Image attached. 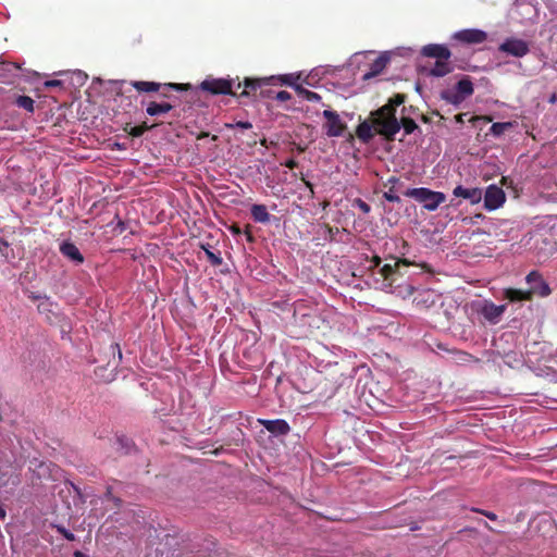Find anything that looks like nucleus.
I'll use <instances>...</instances> for the list:
<instances>
[{"label": "nucleus", "instance_id": "nucleus-1", "mask_svg": "<svg viewBox=\"0 0 557 557\" xmlns=\"http://www.w3.org/2000/svg\"><path fill=\"white\" fill-rule=\"evenodd\" d=\"M406 95L396 94L389 101L373 111V124L379 126L377 134L384 136L387 140H394L395 135L399 132L400 125L396 119V107L403 104Z\"/></svg>", "mask_w": 557, "mask_h": 557}, {"label": "nucleus", "instance_id": "nucleus-2", "mask_svg": "<svg viewBox=\"0 0 557 557\" xmlns=\"http://www.w3.org/2000/svg\"><path fill=\"white\" fill-rule=\"evenodd\" d=\"M474 92V86L469 76H463L454 88L441 90L440 98L445 102L459 107L467 98Z\"/></svg>", "mask_w": 557, "mask_h": 557}, {"label": "nucleus", "instance_id": "nucleus-3", "mask_svg": "<svg viewBox=\"0 0 557 557\" xmlns=\"http://www.w3.org/2000/svg\"><path fill=\"white\" fill-rule=\"evenodd\" d=\"M404 195L422 203L428 211H435L446 200L444 193L434 191L425 187L409 188Z\"/></svg>", "mask_w": 557, "mask_h": 557}, {"label": "nucleus", "instance_id": "nucleus-4", "mask_svg": "<svg viewBox=\"0 0 557 557\" xmlns=\"http://www.w3.org/2000/svg\"><path fill=\"white\" fill-rule=\"evenodd\" d=\"M234 86L235 79L208 77L200 83L199 88L213 96L230 95L235 97L237 91L233 90Z\"/></svg>", "mask_w": 557, "mask_h": 557}, {"label": "nucleus", "instance_id": "nucleus-5", "mask_svg": "<svg viewBox=\"0 0 557 557\" xmlns=\"http://www.w3.org/2000/svg\"><path fill=\"white\" fill-rule=\"evenodd\" d=\"M527 283L530 285V295L533 298L534 296L539 297H547L550 295L552 289L549 285L543 280L542 274L537 271H531L527 277Z\"/></svg>", "mask_w": 557, "mask_h": 557}, {"label": "nucleus", "instance_id": "nucleus-6", "mask_svg": "<svg viewBox=\"0 0 557 557\" xmlns=\"http://www.w3.org/2000/svg\"><path fill=\"white\" fill-rule=\"evenodd\" d=\"M323 116L326 119V123L324 124L325 133L329 137H339L343 136L346 131V124L341 120L338 113L332 110H324Z\"/></svg>", "mask_w": 557, "mask_h": 557}, {"label": "nucleus", "instance_id": "nucleus-7", "mask_svg": "<svg viewBox=\"0 0 557 557\" xmlns=\"http://www.w3.org/2000/svg\"><path fill=\"white\" fill-rule=\"evenodd\" d=\"M498 49L516 58H522L530 51L529 44L519 38H507Z\"/></svg>", "mask_w": 557, "mask_h": 557}, {"label": "nucleus", "instance_id": "nucleus-8", "mask_svg": "<svg viewBox=\"0 0 557 557\" xmlns=\"http://www.w3.org/2000/svg\"><path fill=\"white\" fill-rule=\"evenodd\" d=\"M273 78L264 77V78H249L246 77L244 82H239L238 77L236 78V89L242 88L244 86V89L237 94L236 97H249L250 95L255 94L258 89H261L263 86L271 85Z\"/></svg>", "mask_w": 557, "mask_h": 557}, {"label": "nucleus", "instance_id": "nucleus-9", "mask_svg": "<svg viewBox=\"0 0 557 557\" xmlns=\"http://www.w3.org/2000/svg\"><path fill=\"white\" fill-rule=\"evenodd\" d=\"M506 200V195L504 190L496 186L490 185L484 194V208L488 211L496 210L500 208Z\"/></svg>", "mask_w": 557, "mask_h": 557}, {"label": "nucleus", "instance_id": "nucleus-10", "mask_svg": "<svg viewBox=\"0 0 557 557\" xmlns=\"http://www.w3.org/2000/svg\"><path fill=\"white\" fill-rule=\"evenodd\" d=\"M453 39L466 45H478L487 39V34L481 29L467 28L456 32L453 35Z\"/></svg>", "mask_w": 557, "mask_h": 557}, {"label": "nucleus", "instance_id": "nucleus-11", "mask_svg": "<svg viewBox=\"0 0 557 557\" xmlns=\"http://www.w3.org/2000/svg\"><path fill=\"white\" fill-rule=\"evenodd\" d=\"M299 324L307 327L309 333L327 327V321L317 311L301 313L298 318Z\"/></svg>", "mask_w": 557, "mask_h": 557}, {"label": "nucleus", "instance_id": "nucleus-12", "mask_svg": "<svg viewBox=\"0 0 557 557\" xmlns=\"http://www.w3.org/2000/svg\"><path fill=\"white\" fill-rule=\"evenodd\" d=\"M506 310V305H495L492 301L485 300L479 312L484 317L486 321H488L492 324H496L499 322L502 315L504 314Z\"/></svg>", "mask_w": 557, "mask_h": 557}, {"label": "nucleus", "instance_id": "nucleus-13", "mask_svg": "<svg viewBox=\"0 0 557 557\" xmlns=\"http://www.w3.org/2000/svg\"><path fill=\"white\" fill-rule=\"evenodd\" d=\"M411 262L407 259H397L394 264L386 263L380 268L379 273L383 277L384 286L391 288L394 282V275L398 272L400 265L408 267Z\"/></svg>", "mask_w": 557, "mask_h": 557}, {"label": "nucleus", "instance_id": "nucleus-14", "mask_svg": "<svg viewBox=\"0 0 557 557\" xmlns=\"http://www.w3.org/2000/svg\"><path fill=\"white\" fill-rule=\"evenodd\" d=\"M379 126L373 124V112L370 114V119L361 122L356 128L357 137L364 144L369 143L374 134L377 133Z\"/></svg>", "mask_w": 557, "mask_h": 557}, {"label": "nucleus", "instance_id": "nucleus-15", "mask_svg": "<svg viewBox=\"0 0 557 557\" xmlns=\"http://www.w3.org/2000/svg\"><path fill=\"white\" fill-rule=\"evenodd\" d=\"M422 55L428 58H435L437 60L448 61L451 57L450 50L444 46L438 44H429L424 46L421 50Z\"/></svg>", "mask_w": 557, "mask_h": 557}, {"label": "nucleus", "instance_id": "nucleus-16", "mask_svg": "<svg viewBox=\"0 0 557 557\" xmlns=\"http://www.w3.org/2000/svg\"><path fill=\"white\" fill-rule=\"evenodd\" d=\"M259 423L261 425H263L267 431H269L270 433H272L276 436L286 435L290 431L289 424L283 419H275V420L260 419Z\"/></svg>", "mask_w": 557, "mask_h": 557}, {"label": "nucleus", "instance_id": "nucleus-17", "mask_svg": "<svg viewBox=\"0 0 557 557\" xmlns=\"http://www.w3.org/2000/svg\"><path fill=\"white\" fill-rule=\"evenodd\" d=\"M453 195L455 197H461L463 199H467L472 205H476L482 200V190L476 187L465 188L463 186L458 185L454 188Z\"/></svg>", "mask_w": 557, "mask_h": 557}, {"label": "nucleus", "instance_id": "nucleus-18", "mask_svg": "<svg viewBox=\"0 0 557 557\" xmlns=\"http://www.w3.org/2000/svg\"><path fill=\"white\" fill-rule=\"evenodd\" d=\"M60 252L65 258H67L69 260H71L77 264H81L84 262V256L81 253L77 246L72 242H69V240L63 242L60 245Z\"/></svg>", "mask_w": 557, "mask_h": 557}, {"label": "nucleus", "instance_id": "nucleus-19", "mask_svg": "<svg viewBox=\"0 0 557 557\" xmlns=\"http://www.w3.org/2000/svg\"><path fill=\"white\" fill-rule=\"evenodd\" d=\"M174 108L175 104H172L170 102L150 101L147 106L146 112L150 116H158L172 111Z\"/></svg>", "mask_w": 557, "mask_h": 557}, {"label": "nucleus", "instance_id": "nucleus-20", "mask_svg": "<svg viewBox=\"0 0 557 557\" xmlns=\"http://www.w3.org/2000/svg\"><path fill=\"white\" fill-rule=\"evenodd\" d=\"M388 61H389L388 57H386L384 54L376 58L372 62V64L370 66V71L364 74L363 79H369V78H372V77L381 74L383 72V70L386 67Z\"/></svg>", "mask_w": 557, "mask_h": 557}, {"label": "nucleus", "instance_id": "nucleus-21", "mask_svg": "<svg viewBox=\"0 0 557 557\" xmlns=\"http://www.w3.org/2000/svg\"><path fill=\"white\" fill-rule=\"evenodd\" d=\"M453 72V66L448 61L437 60L430 70L429 75L434 77H443Z\"/></svg>", "mask_w": 557, "mask_h": 557}, {"label": "nucleus", "instance_id": "nucleus-22", "mask_svg": "<svg viewBox=\"0 0 557 557\" xmlns=\"http://www.w3.org/2000/svg\"><path fill=\"white\" fill-rule=\"evenodd\" d=\"M131 85L139 92H157L162 84L156 82L132 81Z\"/></svg>", "mask_w": 557, "mask_h": 557}, {"label": "nucleus", "instance_id": "nucleus-23", "mask_svg": "<svg viewBox=\"0 0 557 557\" xmlns=\"http://www.w3.org/2000/svg\"><path fill=\"white\" fill-rule=\"evenodd\" d=\"M505 297L511 301H522V300H532V297L530 295V290H523L518 288H507L505 290Z\"/></svg>", "mask_w": 557, "mask_h": 557}, {"label": "nucleus", "instance_id": "nucleus-24", "mask_svg": "<svg viewBox=\"0 0 557 557\" xmlns=\"http://www.w3.org/2000/svg\"><path fill=\"white\" fill-rule=\"evenodd\" d=\"M251 216L256 222L268 223L270 222V213L264 205H253L250 209Z\"/></svg>", "mask_w": 557, "mask_h": 557}, {"label": "nucleus", "instance_id": "nucleus-25", "mask_svg": "<svg viewBox=\"0 0 557 557\" xmlns=\"http://www.w3.org/2000/svg\"><path fill=\"white\" fill-rule=\"evenodd\" d=\"M13 103L17 108L25 110L27 113L35 112V101L29 96L18 95L14 98Z\"/></svg>", "mask_w": 557, "mask_h": 557}, {"label": "nucleus", "instance_id": "nucleus-26", "mask_svg": "<svg viewBox=\"0 0 557 557\" xmlns=\"http://www.w3.org/2000/svg\"><path fill=\"white\" fill-rule=\"evenodd\" d=\"M295 91L298 94V96L311 102H320L322 100V97L319 94L306 89L300 85L295 86Z\"/></svg>", "mask_w": 557, "mask_h": 557}, {"label": "nucleus", "instance_id": "nucleus-27", "mask_svg": "<svg viewBox=\"0 0 557 557\" xmlns=\"http://www.w3.org/2000/svg\"><path fill=\"white\" fill-rule=\"evenodd\" d=\"M269 78H273L271 85H287L294 88L295 86H298L296 84V79L298 78V76L295 77L293 74L270 76Z\"/></svg>", "mask_w": 557, "mask_h": 557}, {"label": "nucleus", "instance_id": "nucleus-28", "mask_svg": "<svg viewBox=\"0 0 557 557\" xmlns=\"http://www.w3.org/2000/svg\"><path fill=\"white\" fill-rule=\"evenodd\" d=\"M203 250H205V253H206V257L208 259V261L214 265V267H219L222 264L223 262V259L220 255V252H213L210 247H205L202 246Z\"/></svg>", "mask_w": 557, "mask_h": 557}, {"label": "nucleus", "instance_id": "nucleus-29", "mask_svg": "<svg viewBox=\"0 0 557 557\" xmlns=\"http://www.w3.org/2000/svg\"><path fill=\"white\" fill-rule=\"evenodd\" d=\"M512 125L511 123L509 122H496V123H493L491 128H490V132L492 135L494 136H500L502 134H504L505 131H507L508 128H510Z\"/></svg>", "mask_w": 557, "mask_h": 557}, {"label": "nucleus", "instance_id": "nucleus-30", "mask_svg": "<svg viewBox=\"0 0 557 557\" xmlns=\"http://www.w3.org/2000/svg\"><path fill=\"white\" fill-rule=\"evenodd\" d=\"M399 125L407 135L412 134L418 128L417 123L411 117H403Z\"/></svg>", "mask_w": 557, "mask_h": 557}, {"label": "nucleus", "instance_id": "nucleus-31", "mask_svg": "<svg viewBox=\"0 0 557 557\" xmlns=\"http://www.w3.org/2000/svg\"><path fill=\"white\" fill-rule=\"evenodd\" d=\"M123 131L127 133L129 136L136 138L145 134V132L139 127V125L133 126L131 123H126L123 127Z\"/></svg>", "mask_w": 557, "mask_h": 557}, {"label": "nucleus", "instance_id": "nucleus-32", "mask_svg": "<svg viewBox=\"0 0 557 557\" xmlns=\"http://www.w3.org/2000/svg\"><path fill=\"white\" fill-rule=\"evenodd\" d=\"M52 302L46 298L44 301H41L38 306H37V309H38V312L41 313V314H47L48 313H51L52 312Z\"/></svg>", "mask_w": 557, "mask_h": 557}, {"label": "nucleus", "instance_id": "nucleus-33", "mask_svg": "<svg viewBox=\"0 0 557 557\" xmlns=\"http://www.w3.org/2000/svg\"><path fill=\"white\" fill-rule=\"evenodd\" d=\"M168 89H173L177 91L188 90L191 88L189 84H178V83H169L163 85Z\"/></svg>", "mask_w": 557, "mask_h": 557}, {"label": "nucleus", "instance_id": "nucleus-34", "mask_svg": "<svg viewBox=\"0 0 557 557\" xmlns=\"http://www.w3.org/2000/svg\"><path fill=\"white\" fill-rule=\"evenodd\" d=\"M383 197L389 202H400V198L395 194L393 186H391L389 189L383 194Z\"/></svg>", "mask_w": 557, "mask_h": 557}, {"label": "nucleus", "instance_id": "nucleus-35", "mask_svg": "<svg viewBox=\"0 0 557 557\" xmlns=\"http://www.w3.org/2000/svg\"><path fill=\"white\" fill-rule=\"evenodd\" d=\"M226 127L227 128H234V127H239V128H243V129H249L252 127V124L248 121H238L234 124H226Z\"/></svg>", "mask_w": 557, "mask_h": 557}, {"label": "nucleus", "instance_id": "nucleus-36", "mask_svg": "<svg viewBox=\"0 0 557 557\" xmlns=\"http://www.w3.org/2000/svg\"><path fill=\"white\" fill-rule=\"evenodd\" d=\"M274 98L280 102H284V101L292 99V95L286 90H281L278 92H276Z\"/></svg>", "mask_w": 557, "mask_h": 557}, {"label": "nucleus", "instance_id": "nucleus-37", "mask_svg": "<svg viewBox=\"0 0 557 557\" xmlns=\"http://www.w3.org/2000/svg\"><path fill=\"white\" fill-rule=\"evenodd\" d=\"M57 530L59 533H61L66 540L69 541H74L75 540V535L70 532L69 530H66L64 527H57Z\"/></svg>", "mask_w": 557, "mask_h": 557}, {"label": "nucleus", "instance_id": "nucleus-38", "mask_svg": "<svg viewBox=\"0 0 557 557\" xmlns=\"http://www.w3.org/2000/svg\"><path fill=\"white\" fill-rule=\"evenodd\" d=\"M356 203H357L358 208H359L363 213H369V212H370V210H371L370 206H369L367 202H364L363 200H361V199H357V200H356Z\"/></svg>", "mask_w": 557, "mask_h": 557}, {"label": "nucleus", "instance_id": "nucleus-39", "mask_svg": "<svg viewBox=\"0 0 557 557\" xmlns=\"http://www.w3.org/2000/svg\"><path fill=\"white\" fill-rule=\"evenodd\" d=\"M461 355V358L460 360L461 361H474V362H479V359L473 357L472 355L468 354V352H465V351H460L459 352Z\"/></svg>", "mask_w": 557, "mask_h": 557}, {"label": "nucleus", "instance_id": "nucleus-40", "mask_svg": "<svg viewBox=\"0 0 557 557\" xmlns=\"http://www.w3.org/2000/svg\"><path fill=\"white\" fill-rule=\"evenodd\" d=\"M473 511L480 512V513H482L483 516H485L486 518H488L490 520H493V521H495L497 519V516L494 512H491V511H486V510H482V509H473Z\"/></svg>", "mask_w": 557, "mask_h": 557}, {"label": "nucleus", "instance_id": "nucleus-41", "mask_svg": "<svg viewBox=\"0 0 557 557\" xmlns=\"http://www.w3.org/2000/svg\"><path fill=\"white\" fill-rule=\"evenodd\" d=\"M44 85L46 88L58 87V86L62 85V82L58 81V79H51V81L45 82Z\"/></svg>", "mask_w": 557, "mask_h": 557}, {"label": "nucleus", "instance_id": "nucleus-42", "mask_svg": "<svg viewBox=\"0 0 557 557\" xmlns=\"http://www.w3.org/2000/svg\"><path fill=\"white\" fill-rule=\"evenodd\" d=\"M9 248V243L0 237V252L2 256H7L5 250Z\"/></svg>", "mask_w": 557, "mask_h": 557}, {"label": "nucleus", "instance_id": "nucleus-43", "mask_svg": "<svg viewBox=\"0 0 557 557\" xmlns=\"http://www.w3.org/2000/svg\"><path fill=\"white\" fill-rule=\"evenodd\" d=\"M9 478H7V473L0 471V485L5 486L9 484Z\"/></svg>", "mask_w": 557, "mask_h": 557}, {"label": "nucleus", "instance_id": "nucleus-44", "mask_svg": "<svg viewBox=\"0 0 557 557\" xmlns=\"http://www.w3.org/2000/svg\"><path fill=\"white\" fill-rule=\"evenodd\" d=\"M285 166L293 170L297 166V162L294 159H289L285 162Z\"/></svg>", "mask_w": 557, "mask_h": 557}, {"label": "nucleus", "instance_id": "nucleus-45", "mask_svg": "<svg viewBox=\"0 0 557 557\" xmlns=\"http://www.w3.org/2000/svg\"><path fill=\"white\" fill-rule=\"evenodd\" d=\"M158 124L148 125L147 122H143L139 124V127L146 133L147 131L151 129L152 127L157 126Z\"/></svg>", "mask_w": 557, "mask_h": 557}, {"label": "nucleus", "instance_id": "nucleus-46", "mask_svg": "<svg viewBox=\"0 0 557 557\" xmlns=\"http://www.w3.org/2000/svg\"><path fill=\"white\" fill-rule=\"evenodd\" d=\"M371 262L373 263V268H379L380 264H381V258L379 256H374L371 260Z\"/></svg>", "mask_w": 557, "mask_h": 557}, {"label": "nucleus", "instance_id": "nucleus-47", "mask_svg": "<svg viewBox=\"0 0 557 557\" xmlns=\"http://www.w3.org/2000/svg\"><path fill=\"white\" fill-rule=\"evenodd\" d=\"M466 113H459L455 116V121L459 124L465 123Z\"/></svg>", "mask_w": 557, "mask_h": 557}, {"label": "nucleus", "instance_id": "nucleus-48", "mask_svg": "<svg viewBox=\"0 0 557 557\" xmlns=\"http://www.w3.org/2000/svg\"><path fill=\"white\" fill-rule=\"evenodd\" d=\"M399 183V178L396 177V176H392L387 180L386 184L385 185H388L391 184V186L394 187L395 184Z\"/></svg>", "mask_w": 557, "mask_h": 557}, {"label": "nucleus", "instance_id": "nucleus-49", "mask_svg": "<svg viewBox=\"0 0 557 557\" xmlns=\"http://www.w3.org/2000/svg\"><path fill=\"white\" fill-rule=\"evenodd\" d=\"M141 41H143V37H141V35H138L137 37L133 38L132 45L133 46L140 45Z\"/></svg>", "mask_w": 557, "mask_h": 557}, {"label": "nucleus", "instance_id": "nucleus-50", "mask_svg": "<svg viewBox=\"0 0 557 557\" xmlns=\"http://www.w3.org/2000/svg\"><path fill=\"white\" fill-rule=\"evenodd\" d=\"M245 235H246V238H247V240H248V242H253V235H252V233L249 231V228H247V230L245 231Z\"/></svg>", "mask_w": 557, "mask_h": 557}, {"label": "nucleus", "instance_id": "nucleus-51", "mask_svg": "<svg viewBox=\"0 0 557 557\" xmlns=\"http://www.w3.org/2000/svg\"><path fill=\"white\" fill-rule=\"evenodd\" d=\"M5 517H7V511H5L4 507L0 504V519L4 520Z\"/></svg>", "mask_w": 557, "mask_h": 557}, {"label": "nucleus", "instance_id": "nucleus-52", "mask_svg": "<svg viewBox=\"0 0 557 557\" xmlns=\"http://www.w3.org/2000/svg\"><path fill=\"white\" fill-rule=\"evenodd\" d=\"M476 120H484L485 122L492 121V119L490 116H473L472 117V121H476Z\"/></svg>", "mask_w": 557, "mask_h": 557}, {"label": "nucleus", "instance_id": "nucleus-53", "mask_svg": "<svg viewBox=\"0 0 557 557\" xmlns=\"http://www.w3.org/2000/svg\"><path fill=\"white\" fill-rule=\"evenodd\" d=\"M231 231H232L234 234H240V232H242L238 225H233V226L231 227Z\"/></svg>", "mask_w": 557, "mask_h": 557}, {"label": "nucleus", "instance_id": "nucleus-54", "mask_svg": "<svg viewBox=\"0 0 557 557\" xmlns=\"http://www.w3.org/2000/svg\"><path fill=\"white\" fill-rule=\"evenodd\" d=\"M117 227L120 228L121 232H123L125 230V223L120 220L117 223Z\"/></svg>", "mask_w": 557, "mask_h": 557}, {"label": "nucleus", "instance_id": "nucleus-55", "mask_svg": "<svg viewBox=\"0 0 557 557\" xmlns=\"http://www.w3.org/2000/svg\"><path fill=\"white\" fill-rule=\"evenodd\" d=\"M74 557H86L84 553H82L81 550H75L74 552Z\"/></svg>", "mask_w": 557, "mask_h": 557}, {"label": "nucleus", "instance_id": "nucleus-56", "mask_svg": "<svg viewBox=\"0 0 557 557\" xmlns=\"http://www.w3.org/2000/svg\"><path fill=\"white\" fill-rule=\"evenodd\" d=\"M422 121H423L424 123H429V122H430L429 117H428V116H425V115H422Z\"/></svg>", "mask_w": 557, "mask_h": 557}, {"label": "nucleus", "instance_id": "nucleus-57", "mask_svg": "<svg viewBox=\"0 0 557 557\" xmlns=\"http://www.w3.org/2000/svg\"><path fill=\"white\" fill-rule=\"evenodd\" d=\"M112 499L114 500V503H115L116 505H120V503H121V499H120V498L112 497Z\"/></svg>", "mask_w": 557, "mask_h": 557}, {"label": "nucleus", "instance_id": "nucleus-58", "mask_svg": "<svg viewBox=\"0 0 557 557\" xmlns=\"http://www.w3.org/2000/svg\"><path fill=\"white\" fill-rule=\"evenodd\" d=\"M260 143H261L262 146H267V139L265 138L261 139Z\"/></svg>", "mask_w": 557, "mask_h": 557}, {"label": "nucleus", "instance_id": "nucleus-59", "mask_svg": "<svg viewBox=\"0 0 557 557\" xmlns=\"http://www.w3.org/2000/svg\"><path fill=\"white\" fill-rule=\"evenodd\" d=\"M260 95H261L262 97H265V96H267V97H269V96H270V95L265 94V91H263L262 89H261V91H260Z\"/></svg>", "mask_w": 557, "mask_h": 557}, {"label": "nucleus", "instance_id": "nucleus-60", "mask_svg": "<svg viewBox=\"0 0 557 557\" xmlns=\"http://www.w3.org/2000/svg\"><path fill=\"white\" fill-rule=\"evenodd\" d=\"M107 495L111 496V488L110 487L107 490Z\"/></svg>", "mask_w": 557, "mask_h": 557}, {"label": "nucleus", "instance_id": "nucleus-61", "mask_svg": "<svg viewBox=\"0 0 557 557\" xmlns=\"http://www.w3.org/2000/svg\"><path fill=\"white\" fill-rule=\"evenodd\" d=\"M306 184L312 190V185L309 182H307Z\"/></svg>", "mask_w": 557, "mask_h": 557}, {"label": "nucleus", "instance_id": "nucleus-62", "mask_svg": "<svg viewBox=\"0 0 557 557\" xmlns=\"http://www.w3.org/2000/svg\"><path fill=\"white\" fill-rule=\"evenodd\" d=\"M18 482H20V480H18V478L16 476V480H15V481H13L12 483H13V484H17Z\"/></svg>", "mask_w": 557, "mask_h": 557}, {"label": "nucleus", "instance_id": "nucleus-63", "mask_svg": "<svg viewBox=\"0 0 557 557\" xmlns=\"http://www.w3.org/2000/svg\"><path fill=\"white\" fill-rule=\"evenodd\" d=\"M298 314H299V310H296L295 311V317L298 318Z\"/></svg>", "mask_w": 557, "mask_h": 557}, {"label": "nucleus", "instance_id": "nucleus-64", "mask_svg": "<svg viewBox=\"0 0 557 557\" xmlns=\"http://www.w3.org/2000/svg\"><path fill=\"white\" fill-rule=\"evenodd\" d=\"M219 451H220V449H215L213 453H214L215 455H218V454H219Z\"/></svg>", "mask_w": 557, "mask_h": 557}]
</instances>
